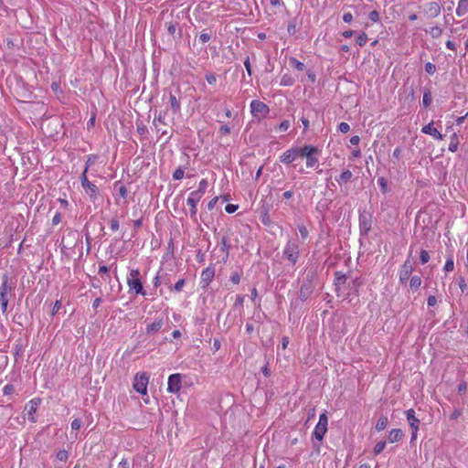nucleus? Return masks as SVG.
<instances>
[{
    "label": "nucleus",
    "instance_id": "obj_45",
    "mask_svg": "<svg viewBox=\"0 0 468 468\" xmlns=\"http://www.w3.org/2000/svg\"><path fill=\"white\" fill-rule=\"evenodd\" d=\"M420 261L421 264H425L430 261V254L427 250H421L420 254Z\"/></svg>",
    "mask_w": 468,
    "mask_h": 468
},
{
    "label": "nucleus",
    "instance_id": "obj_9",
    "mask_svg": "<svg viewBox=\"0 0 468 468\" xmlns=\"http://www.w3.org/2000/svg\"><path fill=\"white\" fill-rule=\"evenodd\" d=\"M250 112L254 117L264 116L269 112V107L262 101L254 100L250 102Z\"/></svg>",
    "mask_w": 468,
    "mask_h": 468
},
{
    "label": "nucleus",
    "instance_id": "obj_34",
    "mask_svg": "<svg viewBox=\"0 0 468 468\" xmlns=\"http://www.w3.org/2000/svg\"><path fill=\"white\" fill-rule=\"evenodd\" d=\"M458 144H459L458 137H457L456 133H453L452 135L451 142H450V144L448 147L449 151H451L452 153L456 152L458 149Z\"/></svg>",
    "mask_w": 468,
    "mask_h": 468
},
{
    "label": "nucleus",
    "instance_id": "obj_39",
    "mask_svg": "<svg viewBox=\"0 0 468 468\" xmlns=\"http://www.w3.org/2000/svg\"><path fill=\"white\" fill-rule=\"evenodd\" d=\"M386 447V441H378L375 447H374V454L375 455H378L379 453H381L383 452V450L385 449Z\"/></svg>",
    "mask_w": 468,
    "mask_h": 468
},
{
    "label": "nucleus",
    "instance_id": "obj_57",
    "mask_svg": "<svg viewBox=\"0 0 468 468\" xmlns=\"http://www.w3.org/2000/svg\"><path fill=\"white\" fill-rule=\"evenodd\" d=\"M80 426H81V421L79 419H74L72 421H71V429L74 430V431H79L80 429Z\"/></svg>",
    "mask_w": 468,
    "mask_h": 468
},
{
    "label": "nucleus",
    "instance_id": "obj_40",
    "mask_svg": "<svg viewBox=\"0 0 468 468\" xmlns=\"http://www.w3.org/2000/svg\"><path fill=\"white\" fill-rule=\"evenodd\" d=\"M430 35L433 37V38H438L441 36L442 34V29L440 27H432L431 28V30L429 31Z\"/></svg>",
    "mask_w": 468,
    "mask_h": 468
},
{
    "label": "nucleus",
    "instance_id": "obj_8",
    "mask_svg": "<svg viewBox=\"0 0 468 468\" xmlns=\"http://www.w3.org/2000/svg\"><path fill=\"white\" fill-rule=\"evenodd\" d=\"M149 378L145 373L136 374L133 383V388L140 394L144 395L147 392V384Z\"/></svg>",
    "mask_w": 468,
    "mask_h": 468
},
{
    "label": "nucleus",
    "instance_id": "obj_61",
    "mask_svg": "<svg viewBox=\"0 0 468 468\" xmlns=\"http://www.w3.org/2000/svg\"><path fill=\"white\" fill-rule=\"evenodd\" d=\"M206 80H207V81L210 85L215 84V83H216V81H217V78H216L215 74H213V73L207 74V75H206Z\"/></svg>",
    "mask_w": 468,
    "mask_h": 468
},
{
    "label": "nucleus",
    "instance_id": "obj_44",
    "mask_svg": "<svg viewBox=\"0 0 468 468\" xmlns=\"http://www.w3.org/2000/svg\"><path fill=\"white\" fill-rule=\"evenodd\" d=\"M184 174H185V171L182 167H178L177 169L175 170V172L173 173V179L174 180H180L184 177Z\"/></svg>",
    "mask_w": 468,
    "mask_h": 468
},
{
    "label": "nucleus",
    "instance_id": "obj_55",
    "mask_svg": "<svg viewBox=\"0 0 468 468\" xmlns=\"http://www.w3.org/2000/svg\"><path fill=\"white\" fill-rule=\"evenodd\" d=\"M298 229H299V232H300L303 239H305L308 236V230H307L306 227L303 225H300V226H298Z\"/></svg>",
    "mask_w": 468,
    "mask_h": 468
},
{
    "label": "nucleus",
    "instance_id": "obj_43",
    "mask_svg": "<svg viewBox=\"0 0 468 468\" xmlns=\"http://www.w3.org/2000/svg\"><path fill=\"white\" fill-rule=\"evenodd\" d=\"M378 184L380 186V189L383 193L388 192V181L386 180L385 177H379L378 179Z\"/></svg>",
    "mask_w": 468,
    "mask_h": 468
},
{
    "label": "nucleus",
    "instance_id": "obj_42",
    "mask_svg": "<svg viewBox=\"0 0 468 468\" xmlns=\"http://www.w3.org/2000/svg\"><path fill=\"white\" fill-rule=\"evenodd\" d=\"M367 41V35L365 32H362L356 37V43L358 46L363 47Z\"/></svg>",
    "mask_w": 468,
    "mask_h": 468
},
{
    "label": "nucleus",
    "instance_id": "obj_63",
    "mask_svg": "<svg viewBox=\"0 0 468 468\" xmlns=\"http://www.w3.org/2000/svg\"><path fill=\"white\" fill-rule=\"evenodd\" d=\"M459 287L462 290L463 292H464L467 289V284L465 282L464 278L461 277L458 282Z\"/></svg>",
    "mask_w": 468,
    "mask_h": 468
},
{
    "label": "nucleus",
    "instance_id": "obj_1",
    "mask_svg": "<svg viewBox=\"0 0 468 468\" xmlns=\"http://www.w3.org/2000/svg\"><path fill=\"white\" fill-rule=\"evenodd\" d=\"M127 285L130 292L136 295H146V292L144 289L143 282L140 278V271L138 269L131 270L127 276Z\"/></svg>",
    "mask_w": 468,
    "mask_h": 468
},
{
    "label": "nucleus",
    "instance_id": "obj_5",
    "mask_svg": "<svg viewBox=\"0 0 468 468\" xmlns=\"http://www.w3.org/2000/svg\"><path fill=\"white\" fill-rule=\"evenodd\" d=\"M89 168V165H87L85 170L83 171L81 176H80V182L83 189L85 190L86 194L93 200H95L98 197V187L93 183L90 182L88 180V177L86 176L87 171Z\"/></svg>",
    "mask_w": 468,
    "mask_h": 468
},
{
    "label": "nucleus",
    "instance_id": "obj_60",
    "mask_svg": "<svg viewBox=\"0 0 468 468\" xmlns=\"http://www.w3.org/2000/svg\"><path fill=\"white\" fill-rule=\"evenodd\" d=\"M244 66L246 68V70H247V73L249 76H251L252 74V71H251V66H250V57H247L244 60Z\"/></svg>",
    "mask_w": 468,
    "mask_h": 468
},
{
    "label": "nucleus",
    "instance_id": "obj_46",
    "mask_svg": "<svg viewBox=\"0 0 468 468\" xmlns=\"http://www.w3.org/2000/svg\"><path fill=\"white\" fill-rule=\"evenodd\" d=\"M68 457L69 453L66 450H60L57 452V459L60 462H66Z\"/></svg>",
    "mask_w": 468,
    "mask_h": 468
},
{
    "label": "nucleus",
    "instance_id": "obj_62",
    "mask_svg": "<svg viewBox=\"0 0 468 468\" xmlns=\"http://www.w3.org/2000/svg\"><path fill=\"white\" fill-rule=\"evenodd\" d=\"M238 209V206L234 204H228L225 207L226 212L229 214L234 213Z\"/></svg>",
    "mask_w": 468,
    "mask_h": 468
},
{
    "label": "nucleus",
    "instance_id": "obj_16",
    "mask_svg": "<svg viewBox=\"0 0 468 468\" xmlns=\"http://www.w3.org/2000/svg\"><path fill=\"white\" fill-rule=\"evenodd\" d=\"M297 156L307 158L312 154H319L320 150L316 146L313 145H304L302 148L295 147Z\"/></svg>",
    "mask_w": 468,
    "mask_h": 468
},
{
    "label": "nucleus",
    "instance_id": "obj_64",
    "mask_svg": "<svg viewBox=\"0 0 468 468\" xmlns=\"http://www.w3.org/2000/svg\"><path fill=\"white\" fill-rule=\"evenodd\" d=\"M129 467H130V464H129V462L127 461V459H122L118 464V468H129Z\"/></svg>",
    "mask_w": 468,
    "mask_h": 468
},
{
    "label": "nucleus",
    "instance_id": "obj_25",
    "mask_svg": "<svg viewBox=\"0 0 468 468\" xmlns=\"http://www.w3.org/2000/svg\"><path fill=\"white\" fill-rule=\"evenodd\" d=\"M468 13V0H460L456 7V15L463 16Z\"/></svg>",
    "mask_w": 468,
    "mask_h": 468
},
{
    "label": "nucleus",
    "instance_id": "obj_29",
    "mask_svg": "<svg viewBox=\"0 0 468 468\" xmlns=\"http://www.w3.org/2000/svg\"><path fill=\"white\" fill-rule=\"evenodd\" d=\"M166 114H167V111H161L159 112V114L154 118V125L155 127H157V124H163V125H166L167 123L165 122V117H166Z\"/></svg>",
    "mask_w": 468,
    "mask_h": 468
},
{
    "label": "nucleus",
    "instance_id": "obj_11",
    "mask_svg": "<svg viewBox=\"0 0 468 468\" xmlns=\"http://www.w3.org/2000/svg\"><path fill=\"white\" fill-rule=\"evenodd\" d=\"M181 375L175 373L169 376L167 382V391L169 393H177L181 389Z\"/></svg>",
    "mask_w": 468,
    "mask_h": 468
},
{
    "label": "nucleus",
    "instance_id": "obj_35",
    "mask_svg": "<svg viewBox=\"0 0 468 468\" xmlns=\"http://www.w3.org/2000/svg\"><path fill=\"white\" fill-rule=\"evenodd\" d=\"M318 154H310L309 156H307L306 158V166L307 167H314L317 164H318V158H317V155Z\"/></svg>",
    "mask_w": 468,
    "mask_h": 468
},
{
    "label": "nucleus",
    "instance_id": "obj_36",
    "mask_svg": "<svg viewBox=\"0 0 468 468\" xmlns=\"http://www.w3.org/2000/svg\"><path fill=\"white\" fill-rule=\"evenodd\" d=\"M290 63L299 71H303L305 69V65L303 62L297 60L295 58H291Z\"/></svg>",
    "mask_w": 468,
    "mask_h": 468
},
{
    "label": "nucleus",
    "instance_id": "obj_28",
    "mask_svg": "<svg viewBox=\"0 0 468 468\" xmlns=\"http://www.w3.org/2000/svg\"><path fill=\"white\" fill-rule=\"evenodd\" d=\"M432 101L431 92L429 89H424L422 104L424 108H428Z\"/></svg>",
    "mask_w": 468,
    "mask_h": 468
},
{
    "label": "nucleus",
    "instance_id": "obj_59",
    "mask_svg": "<svg viewBox=\"0 0 468 468\" xmlns=\"http://www.w3.org/2000/svg\"><path fill=\"white\" fill-rule=\"evenodd\" d=\"M184 285H185V280L180 279L178 282H176L173 289L176 292H180V291H182V288Z\"/></svg>",
    "mask_w": 468,
    "mask_h": 468
},
{
    "label": "nucleus",
    "instance_id": "obj_33",
    "mask_svg": "<svg viewBox=\"0 0 468 468\" xmlns=\"http://www.w3.org/2000/svg\"><path fill=\"white\" fill-rule=\"evenodd\" d=\"M388 418L386 416H382L378 419V420L377 421V424H376V430L378 431H381L383 430L386 429L387 425H388Z\"/></svg>",
    "mask_w": 468,
    "mask_h": 468
},
{
    "label": "nucleus",
    "instance_id": "obj_12",
    "mask_svg": "<svg viewBox=\"0 0 468 468\" xmlns=\"http://www.w3.org/2000/svg\"><path fill=\"white\" fill-rule=\"evenodd\" d=\"M215 276V267L209 265L201 272L200 285L202 288H206L209 285Z\"/></svg>",
    "mask_w": 468,
    "mask_h": 468
},
{
    "label": "nucleus",
    "instance_id": "obj_15",
    "mask_svg": "<svg viewBox=\"0 0 468 468\" xmlns=\"http://www.w3.org/2000/svg\"><path fill=\"white\" fill-rule=\"evenodd\" d=\"M39 404H40L39 399H33L25 407V411H27V413L28 415V420L31 422H36V418H35L34 414L36 413Z\"/></svg>",
    "mask_w": 468,
    "mask_h": 468
},
{
    "label": "nucleus",
    "instance_id": "obj_56",
    "mask_svg": "<svg viewBox=\"0 0 468 468\" xmlns=\"http://www.w3.org/2000/svg\"><path fill=\"white\" fill-rule=\"evenodd\" d=\"M211 39V35L208 34V33H201L200 36H199V40L202 42V43H207L208 42L209 40Z\"/></svg>",
    "mask_w": 468,
    "mask_h": 468
},
{
    "label": "nucleus",
    "instance_id": "obj_26",
    "mask_svg": "<svg viewBox=\"0 0 468 468\" xmlns=\"http://www.w3.org/2000/svg\"><path fill=\"white\" fill-rule=\"evenodd\" d=\"M335 276V285L336 286V290L338 291L340 285L345 284L347 278H346V274L342 273L341 271H336Z\"/></svg>",
    "mask_w": 468,
    "mask_h": 468
},
{
    "label": "nucleus",
    "instance_id": "obj_22",
    "mask_svg": "<svg viewBox=\"0 0 468 468\" xmlns=\"http://www.w3.org/2000/svg\"><path fill=\"white\" fill-rule=\"evenodd\" d=\"M403 437V431L400 429H392L389 431L388 441L394 443L399 441Z\"/></svg>",
    "mask_w": 468,
    "mask_h": 468
},
{
    "label": "nucleus",
    "instance_id": "obj_51",
    "mask_svg": "<svg viewBox=\"0 0 468 468\" xmlns=\"http://www.w3.org/2000/svg\"><path fill=\"white\" fill-rule=\"evenodd\" d=\"M368 18H369L372 22H374V23L378 22V20H379V14H378V11H376V10L371 11V12L368 14Z\"/></svg>",
    "mask_w": 468,
    "mask_h": 468
},
{
    "label": "nucleus",
    "instance_id": "obj_7",
    "mask_svg": "<svg viewBox=\"0 0 468 468\" xmlns=\"http://www.w3.org/2000/svg\"><path fill=\"white\" fill-rule=\"evenodd\" d=\"M407 420L409 422L410 427L412 430L411 432V441H413L417 437V431L419 430L420 420L416 418L415 411L413 409H410L405 411Z\"/></svg>",
    "mask_w": 468,
    "mask_h": 468
},
{
    "label": "nucleus",
    "instance_id": "obj_48",
    "mask_svg": "<svg viewBox=\"0 0 468 468\" xmlns=\"http://www.w3.org/2000/svg\"><path fill=\"white\" fill-rule=\"evenodd\" d=\"M290 126H291L290 121L289 120H284V121H282L280 123V125L278 127V130L280 132H286L290 128Z\"/></svg>",
    "mask_w": 468,
    "mask_h": 468
},
{
    "label": "nucleus",
    "instance_id": "obj_38",
    "mask_svg": "<svg viewBox=\"0 0 468 468\" xmlns=\"http://www.w3.org/2000/svg\"><path fill=\"white\" fill-rule=\"evenodd\" d=\"M453 269H454L453 257H452V255H450L446 260V262L444 265V271L448 272V271H453Z\"/></svg>",
    "mask_w": 468,
    "mask_h": 468
},
{
    "label": "nucleus",
    "instance_id": "obj_24",
    "mask_svg": "<svg viewBox=\"0 0 468 468\" xmlns=\"http://www.w3.org/2000/svg\"><path fill=\"white\" fill-rule=\"evenodd\" d=\"M326 431L327 427L316 424L314 431H313V437L317 441H322Z\"/></svg>",
    "mask_w": 468,
    "mask_h": 468
},
{
    "label": "nucleus",
    "instance_id": "obj_17",
    "mask_svg": "<svg viewBox=\"0 0 468 468\" xmlns=\"http://www.w3.org/2000/svg\"><path fill=\"white\" fill-rule=\"evenodd\" d=\"M295 147H292L280 156V162L285 165L292 164L297 158Z\"/></svg>",
    "mask_w": 468,
    "mask_h": 468
},
{
    "label": "nucleus",
    "instance_id": "obj_53",
    "mask_svg": "<svg viewBox=\"0 0 468 468\" xmlns=\"http://www.w3.org/2000/svg\"><path fill=\"white\" fill-rule=\"evenodd\" d=\"M338 130L343 133H346L350 131V126L347 122H340L338 125Z\"/></svg>",
    "mask_w": 468,
    "mask_h": 468
},
{
    "label": "nucleus",
    "instance_id": "obj_47",
    "mask_svg": "<svg viewBox=\"0 0 468 468\" xmlns=\"http://www.w3.org/2000/svg\"><path fill=\"white\" fill-rule=\"evenodd\" d=\"M425 71L429 74V75H433L436 71V66L431 63V62H427L425 64Z\"/></svg>",
    "mask_w": 468,
    "mask_h": 468
},
{
    "label": "nucleus",
    "instance_id": "obj_19",
    "mask_svg": "<svg viewBox=\"0 0 468 468\" xmlns=\"http://www.w3.org/2000/svg\"><path fill=\"white\" fill-rule=\"evenodd\" d=\"M421 132L425 134H430L438 140H441L443 138L442 134L436 128L433 127L432 122L425 125L421 129Z\"/></svg>",
    "mask_w": 468,
    "mask_h": 468
},
{
    "label": "nucleus",
    "instance_id": "obj_20",
    "mask_svg": "<svg viewBox=\"0 0 468 468\" xmlns=\"http://www.w3.org/2000/svg\"><path fill=\"white\" fill-rule=\"evenodd\" d=\"M163 324H164L163 318L157 317V318H155V320L153 323L147 324L146 333L148 335H150V334L158 332L162 328Z\"/></svg>",
    "mask_w": 468,
    "mask_h": 468
},
{
    "label": "nucleus",
    "instance_id": "obj_52",
    "mask_svg": "<svg viewBox=\"0 0 468 468\" xmlns=\"http://www.w3.org/2000/svg\"><path fill=\"white\" fill-rule=\"evenodd\" d=\"M110 224H111V229L112 231H117L119 229L120 223H119V220H118V218L116 217L112 218Z\"/></svg>",
    "mask_w": 468,
    "mask_h": 468
},
{
    "label": "nucleus",
    "instance_id": "obj_31",
    "mask_svg": "<svg viewBox=\"0 0 468 468\" xmlns=\"http://www.w3.org/2000/svg\"><path fill=\"white\" fill-rule=\"evenodd\" d=\"M421 285V279L419 276H412L410 282V287L413 292H416Z\"/></svg>",
    "mask_w": 468,
    "mask_h": 468
},
{
    "label": "nucleus",
    "instance_id": "obj_23",
    "mask_svg": "<svg viewBox=\"0 0 468 468\" xmlns=\"http://www.w3.org/2000/svg\"><path fill=\"white\" fill-rule=\"evenodd\" d=\"M169 103H170V107L174 113L180 112V110H181L180 101L176 98V96L172 94L171 92L169 93Z\"/></svg>",
    "mask_w": 468,
    "mask_h": 468
},
{
    "label": "nucleus",
    "instance_id": "obj_2",
    "mask_svg": "<svg viewBox=\"0 0 468 468\" xmlns=\"http://www.w3.org/2000/svg\"><path fill=\"white\" fill-rule=\"evenodd\" d=\"M14 290V285L9 282L7 274L2 277V283L0 285V305L3 313L6 312L9 297Z\"/></svg>",
    "mask_w": 468,
    "mask_h": 468
},
{
    "label": "nucleus",
    "instance_id": "obj_18",
    "mask_svg": "<svg viewBox=\"0 0 468 468\" xmlns=\"http://www.w3.org/2000/svg\"><path fill=\"white\" fill-rule=\"evenodd\" d=\"M165 26L168 34L172 36L173 38H176V36L178 38L181 37V29L178 28L179 24L177 21H174L173 19L169 22L166 21Z\"/></svg>",
    "mask_w": 468,
    "mask_h": 468
},
{
    "label": "nucleus",
    "instance_id": "obj_37",
    "mask_svg": "<svg viewBox=\"0 0 468 468\" xmlns=\"http://www.w3.org/2000/svg\"><path fill=\"white\" fill-rule=\"evenodd\" d=\"M297 20L296 18H292L289 21L287 31L288 34L292 36L296 33Z\"/></svg>",
    "mask_w": 468,
    "mask_h": 468
},
{
    "label": "nucleus",
    "instance_id": "obj_3",
    "mask_svg": "<svg viewBox=\"0 0 468 468\" xmlns=\"http://www.w3.org/2000/svg\"><path fill=\"white\" fill-rule=\"evenodd\" d=\"M299 255V242L296 239H289L283 250V257L290 261L292 265H294L298 261Z\"/></svg>",
    "mask_w": 468,
    "mask_h": 468
},
{
    "label": "nucleus",
    "instance_id": "obj_4",
    "mask_svg": "<svg viewBox=\"0 0 468 468\" xmlns=\"http://www.w3.org/2000/svg\"><path fill=\"white\" fill-rule=\"evenodd\" d=\"M315 275L314 273H308L305 279L303 281V283L300 288L299 297L302 302L306 301L314 290V280Z\"/></svg>",
    "mask_w": 468,
    "mask_h": 468
},
{
    "label": "nucleus",
    "instance_id": "obj_21",
    "mask_svg": "<svg viewBox=\"0 0 468 468\" xmlns=\"http://www.w3.org/2000/svg\"><path fill=\"white\" fill-rule=\"evenodd\" d=\"M231 234L230 230H228L226 235L221 238L220 246L221 250L225 253V258L228 259L231 245L228 241V236Z\"/></svg>",
    "mask_w": 468,
    "mask_h": 468
},
{
    "label": "nucleus",
    "instance_id": "obj_13",
    "mask_svg": "<svg viewBox=\"0 0 468 468\" xmlns=\"http://www.w3.org/2000/svg\"><path fill=\"white\" fill-rule=\"evenodd\" d=\"M200 199H201L200 197H198L197 195H196V194L191 192L189 194L188 197H187V200H186L187 205L190 207V218L194 221H197V203L199 202Z\"/></svg>",
    "mask_w": 468,
    "mask_h": 468
},
{
    "label": "nucleus",
    "instance_id": "obj_58",
    "mask_svg": "<svg viewBox=\"0 0 468 468\" xmlns=\"http://www.w3.org/2000/svg\"><path fill=\"white\" fill-rule=\"evenodd\" d=\"M230 281L234 284H239L240 282V274L239 272H233L230 276Z\"/></svg>",
    "mask_w": 468,
    "mask_h": 468
},
{
    "label": "nucleus",
    "instance_id": "obj_32",
    "mask_svg": "<svg viewBox=\"0 0 468 468\" xmlns=\"http://www.w3.org/2000/svg\"><path fill=\"white\" fill-rule=\"evenodd\" d=\"M352 176H353V174H352V172L350 170H345L339 176V178L337 179V182L340 183V184L341 183H346V182L351 180Z\"/></svg>",
    "mask_w": 468,
    "mask_h": 468
},
{
    "label": "nucleus",
    "instance_id": "obj_41",
    "mask_svg": "<svg viewBox=\"0 0 468 468\" xmlns=\"http://www.w3.org/2000/svg\"><path fill=\"white\" fill-rule=\"evenodd\" d=\"M362 283L363 282L359 278H356L352 281L351 284H349V287L351 290L357 292Z\"/></svg>",
    "mask_w": 468,
    "mask_h": 468
},
{
    "label": "nucleus",
    "instance_id": "obj_14",
    "mask_svg": "<svg viewBox=\"0 0 468 468\" xmlns=\"http://www.w3.org/2000/svg\"><path fill=\"white\" fill-rule=\"evenodd\" d=\"M411 272L412 264L410 263V261L408 259L405 261V262L403 263L399 270V282L403 284L406 283L409 278L410 277Z\"/></svg>",
    "mask_w": 468,
    "mask_h": 468
},
{
    "label": "nucleus",
    "instance_id": "obj_54",
    "mask_svg": "<svg viewBox=\"0 0 468 468\" xmlns=\"http://www.w3.org/2000/svg\"><path fill=\"white\" fill-rule=\"evenodd\" d=\"M15 391V387L12 384H7L3 388L4 395H10Z\"/></svg>",
    "mask_w": 468,
    "mask_h": 468
},
{
    "label": "nucleus",
    "instance_id": "obj_27",
    "mask_svg": "<svg viewBox=\"0 0 468 468\" xmlns=\"http://www.w3.org/2000/svg\"><path fill=\"white\" fill-rule=\"evenodd\" d=\"M295 82L294 78L291 74H283L280 84L284 87H290L292 86Z\"/></svg>",
    "mask_w": 468,
    "mask_h": 468
},
{
    "label": "nucleus",
    "instance_id": "obj_30",
    "mask_svg": "<svg viewBox=\"0 0 468 468\" xmlns=\"http://www.w3.org/2000/svg\"><path fill=\"white\" fill-rule=\"evenodd\" d=\"M207 179H202L200 182H199V185H198V189L197 190H195V191H192V193L197 195L198 197H202L207 187Z\"/></svg>",
    "mask_w": 468,
    "mask_h": 468
},
{
    "label": "nucleus",
    "instance_id": "obj_10",
    "mask_svg": "<svg viewBox=\"0 0 468 468\" xmlns=\"http://www.w3.org/2000/svg\"><path fill=\"white\" fill-rule=\"evenodd\" d=\"M441 11V5L438 2H429L424 5L423 13L428 18L437 17Z\"/></svg>",
    "mask_w": 468,
    "mask_h": 468
},
{
    "label": "nucleus",
    "instance_id": "obj_50",
    "mask_svg": "<svg viewBox=\"0 0 468 468\" xmlns=\"http://www.w3.org/2000/svg\"><path fill=\"white\" fill-rule=\"evenodd\" d=\"M244 299H245L244 295H240V294L237 295L236 301L234 303V307L235 308L242 307L243 306V303H244Z\"/></svg>",
    "mask_w": 468,
    "mask_h": 468
},
{
    "label": "nucleus",
    "instance_id": "obj_49",
    "mask_svg": "<svg viewBox=\"0 0 468 468\" xmlns=\"http://www.w3.org/2000/svg\"><path fill=\"white\" fill-rule=\"evenodd\" d=\"M320 426H325L327 427L328 424V418L325 412L320 414L319 416V421L317 423Z\"/></svg>",
    "mask_w": 468,
    "mask_h": 468
},
{
    "label": "nucleus",
    "instance_id": "obj_6",
    "mask_svg": "<svg viewBox=\"0 0 468 468\" xmlns=\"http://www.w3.org/2000/svg\"><path fill=\"white\" fill-rule=\"evenodd\" d=\"M359 229L360 233L363 236H367L368 232L371 230L372 227V215L369 212H366L365 210L363 212L359 213Z\"/></svg>",
    "mask_w": 468,
    "mask_h": 468
}]
</instances>
